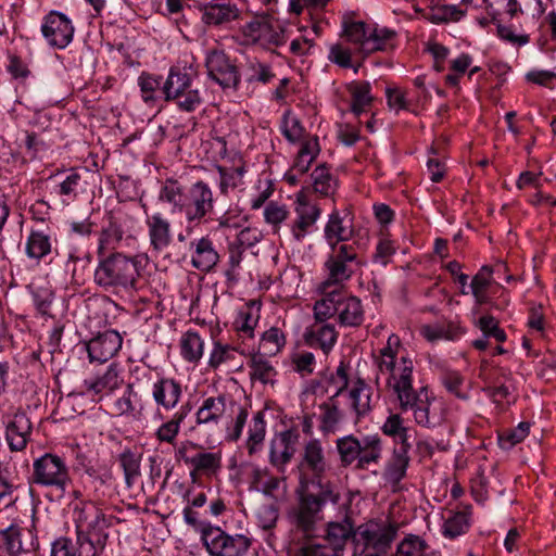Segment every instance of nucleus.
<instances>
[{"label": "nucleus", "mask_w": 556, "mask_h": 556, "mask_svg": "<svg viewBox=\"0 0 556 556\" xmlns=\"http://www.w3.org/2000/svg\"><path fill=\"white\" fill-rule=\"evenodd\" d=\"M51 252L50 237L43 231L33 230L26 242V254L40 260Z\"/></svg>", "instance_id": "obj_48"}, {"label": "nucleus", "mask_w": 556, "mask_h": 556, "mask_svg": "<svg viewBox=\"0 0 556 556\" xmlns=\"http://www.w3.org/2000/svg\"><path fill=\"white\" fill-rule=\"evenodd\" d=\"M303 475H311L315 479H320L328 469L321 443L314 439L308 441L303 451V457L299 465Z\"/></svg>", "instance_id": "obj_19"}, {"label": "nucleus", "mask_w": 556, "mask_h": 556, "mask_svg": "<svg viewBox=\"0 0 556 556\" xmlns=\"http://www.w3.org/2000/svg\"><path fill=\"white\" fill-rule=\"evenodd\" d=\"M321 511L323 507L312 492L305 490L300 492L294 509L295 527L309 538L316 523L323 518Z\"/></svg>", "instance_id": "obj_15"}, {"label": "nucleus", "mask_w": 556, "mask_h": 556, "mask_svg": "<svg viewBox=\"0 0 556 556\" xmlns=\"http://www.w3.org/2000/svg\"><path fill=\"white\" fill-rule=\"evenodd\" d=\"M203 544L212 556H243L251 546V540L243 534L230 535L215 527L205 533Z\"/></svg>", "instance_id": "obj_9"}, {"label": "nucleus", "mask_w": 556, "mask_h": 556, "mask_svg": "<svg viewBox=\"0 0 556 556\" xmlns=\"http://www.w3.org/2000/svg\"><path fill=\"white\" fill-rule=\"evenodd\" d=\"M139 261L119 252L102 258L94 270V282L105 290L135 291L139 281Z\"/></svg>", "instance_id": "obj_2"}, {"label": "nucleus", "mask_w": 556, "mask_h": 556, "mask_svg": "<svg viewBox=\"0 0 556 556\" xmlns=\"http://www.w3.org/2000/svg\"><path fill=\"white\" fill-rule=\"evenodd\" d=\"M351 408L359 418L370 410V388L361 379L356 381L350 393Z\"/></svg>", "instance_id": "obj_42"}, {"label": "nucleus", "mask_w": 556, "mask_h": 556, "mask_svg": "<svg viewBox=\"0 0 556 556\" xmlns=\"http://www.w3.org/2000/svg\"><path fill=\"white\" fill-rule=\"evenodd\" d=\"M409 448L410 447H395L392 457L386 466L383 478L392 488H396L406 475L409 464Z\"/></svg>", "instance_id": "obj_33"}, {"label": "nucleus", "mask_w": 556, "mask_h": 556, "mask_svg": "<svg viewBox=\"0 0 556 556\" xmlns=\"http://www.w3.org/2000/svg\"><path fill=\"white\" fill-rule=\"evenodd\" d=\"M208 76L224 89H236L240 77L233 65L223 51L213 50L206 56Z\"/></svg>", "instance_id": "obj_14"}, {"label": "nucleus", "mask_w": 556, "mask_h": 556, "mask_svg": "<svg viewBox=\"0 0 556 556\" xmlns=\"http://www.w3.org/2000/svg\"><path fill=\"white\" fill-rule=\"evenodd\" d=\"M492 274L493 269L490 266L484 265L471 280V292L479 304H484L488 301L486 290L491 285Z\"/></svg>", "instance_id": "obj_52"}, {"label": "nucleus", "mask_w": 556, "mask_h": 556, "mask_svg": "<svg viewBox=\"0 0 556 556\" xmlns=\"http://www.w3.org/2000/svg\"><path fill=\"white\" fill-rule=\"evenodd\" d=\"M511 380V371L507 368L497 367L490 370L484 378L485 386L482 391L496 404L508 401L511 394L509 386L506 383Z\"/></svg>", "instance_id": "obj_20"}, {"label": "nucleus", "mask_w": 556, "mask_h": 556, "mask_svg": "<svg viewBox=\"0 0 556 556\" xmlns=\"http://www.w3.org/2000/svg\"><path fill=\"white\" fill-rule=\"evenodd\" d=\"M428 547L425 540L418 535H407L397 546L396 556H422Z\"/></svg>", "instance_id": "obj_57"}, {"label": "nucleus", "mask_w": 556, "mask_h": 556, "mask_svg": "<svg viewBox=\"0 0 556 556\" xmlns=\"http://www.w3.org/2000/svg\"><path fill=\"white\" fill-rule=\"evenodd\" d=\"M182 394L181 386L174 379L162 378L153 384L152 397L166 410L175 408Z\"/></svg>", "instance_id": "obj_30"}, {"label": "nucleus", "mask_w": 556, "mask_h": 556, "mask_svg": "<svg viewBox=\"0 0 556 556\" xmlns=\"http://www.w3.org/2000/svg\"><path fill=\"white\" fill-rule=\"evenodd\" d=\"M141 90L142 99L144 102L154 101L156 99L155 92L160 89L162 77H156L151 74L142 73L138 79Z\"/></svg>", "instance_id": "obj_60"}, {"label": "nucleus", "mask_w": 556, "mask_h": 556, "mask_svg": "<svg viewBox=\"0 0 556 556\" xmlns=\"http://www.w3.org/2000/svg\"><path fill=\"white\" fill-rule=\"evenodd\" d=\"M323 298L314 305L315 320L326 321L328 318L337 316V302H339L340 288L320 290Z\"/></svg>", "instance_id": "obj_41"}, {"label": "nucleus", "mask_w": 556, "mask_h": 556, "mask_svg": "<svg viewBox=\"0 0 556 556\" xmlns=\"http://www.w3.org/2000/svg\"><path fill=\"white\" fill-rule=\"evenodd\" d=\"M175 457L184 462L190 470V476H216L222 469V452H208L198 443L186 441L176 450Z\"/></svg>", "instance_id": "obj_5"}, {"label": "nucleus", "mask_w": 556, "mask_h": 556, "mask_svg": "<svg viewBox=\"0 0 556 556\" xmlns=\"http://www.w3.org/2000/svg\"><path fill=\"white\" fill-rule=\"evenodd\" d=\"M314 190L321 195H329L334 191V179L330 174L329 168L323 164L317 166L312 175Z\"/></svg>", "instance_id": "obj_53"}, {"label": "nucleus", "mask_w": 556, "mask_h": 556, "mask_svg": "<svg viewBox=\"0 0 556 556\" xmlns=\"http://www.w3.org/2000/svg\"><path fill=\"white\" fill-rule=\"evenodd\" d=\"M318 492L313 493V496L317 498L319 505L324 508L327 503H331L332 505H337L340 501V493L337 491L336 486L327 481L323 482L321 478L317 479Z\"/></svg>", "instance_id": "obj_61"}, {"label": "nucleus", "mask_w": 556, "mask_h": 556, "mask_svg": "<svg viewBox=\"0 0 556 556\" xmlns=\"http://www.w3.org/2000/svg\"><path fill=\"white\" fill-rule=\"evenodd\" d=\"M477 325L485 338H494L497 342L506 340L505 331L500 328L498 321L492 315L481 316Z\"/></svg>", "instance_id": "obj_59"}, {"label": "nucleus", "mask_w": 556, "mask_h": 556, "mask_svg": "<svg viewBox=\"0 0 556 556\" xmlns=\"http://www.w3.org/2000/svg\"><path fill=\"white\" fill-rule=\"evenodd\" d=\"M176 105L185 112L195 111L202 103V98L198 89L187 90L185 93L170 99Z\"/></svg>", "instance_id": "obj_63"}, {"label": "nucleus", "mask_w": 556, "mask_h": 556, "mask_svg": "<svg viewBox=\"0 0 556 556\" xmlns=\"http://www.w3.org/2000/svg\"><path fill=\"white\" fill-rule=\"evenodd\" d=\"M41 33L51 47L63 49L74 36V26L63 13L51 11L43 20Z\"/></svg>", "instance_id": "obj_13"}, {"label": "nucleus", "mask_w": 556, "mask_h": 556, "mask_svg": "<svg viewBox=\"0 0 556 556\" xmlns=\"http://www.w3.org/2000/svg\"><path fill=\"white\" fill-rule=\"evenodd\" d=\"M191 89L193 88L190 75L180 70L170 68L161 92L164 94L165 101L170 102V99H175Z\"/></svg>", "instance_id": "obj_37"}, {"label": "nucleus", "mask_w": 556, "mask_h": 556, "mask_svg": "<svg viewBox=\"0 0 556 556\" xmlns=\"http://www.w3.org/2000/svg\"><path fill=\"white\" fill-rule=\"evenodd\" d=\"M295 214L296 217L292 222L290 229L293 239L301 242L319 218L320 208L315 204L299 200L295 206Z\"/></svg>", "instance_id": "obj_23"}, {"label": "nucleus", "mask_w": 556, "mask_h": 556, "mask_svg": "<svg viewBox=\"0 0 556 556\" xmlns=\"http://www.w3.org/2000/svg\"><path fill=\"white\" fill-rule=\"evenodd\" d=\"M349 213L344 212L342 216L340 212L333 211L325 227V238L330 248L340 247V242L345 243L353 235V227L348 220Z\"/></svg>", "instance_id": "obj_28"}, {"label": "nucleus", "mask_w": 556, "mask_h": 556, "mask_svg": "<svg viewBox=\"0 0 556 556\" xmlns=\"http://www.w3.org/2000/svg\"><path fill=\"white\" fill-rule=\"evenodd\" d=\"M399 525L396 522L370 521L358 529L359 547L387 554L392 542L397 535Z\"/></svg>", "instance_id": "obj_7"}, {"label": "nucleus", "mask_w": 556, "mask_h": 556, "mask_svg": "<svg viewBox=\"0 0 556 556\" xmlns=\"http://www.w3.org/2000/svg\"><path fill=\"white\" fill-rule=\"evenodd\" d=\"M159 198L162 202L173 205L179 212H184L187 197L184 193V187L177 180H165Z\"/></svg>", "instance_id": "obj_46"}, {"label": "nucleus", "mask_w": 556, "mask_h": 556, "mask_svg": "<svg viewBox=\"0 0 556 556\" xmlns=\"http://www.w3.org/2000/svg\"><path fill=\"white\" fill-rule=\"evenodd\" d=\"M244 34L255 41L274 46H281L288 39L285 27L267 14L255 16L244 26Z\"/></svg>", "instance_id": "obj_11"}, {"label": "nucleus", "mask_w": 556, "mask_h": 556, "mask_svg": "<svg viewBox=\"0 0 556 556\" xmlns=\"http://www.w3.org/2000/svg\"><path fill=\"white\" fill-rule=\"evenodd\" d=\"M328 59L330 62L343 68L352 67V52L341 43H334L329 49Z\"/></svg>", "instance_id": "obj_64"}, {"label": "nucleus", "mask_w": 556, "mask_h": 556, "mask_svg": "<svg viewBox=\"0 0 556 556\" xmlns=\"http://www.w3.org/2000/svg\"><path fill=\"white\" fill-rule=\"evenodd\" d=\"M81 176L77 172H71L58 186V193L66 200H74L80 187Z\"/></svg>", "instance_id": "obj_62"}, {"label": "nucleus", "mask_w": 556, "mask_h": 556, "mask_svg": "<svg viewBox=\"0 0 556 556\" xmlns=\"http://www.w3.org/2000/svg\"><path fill=\"white\" fill-rule=\"evenodd\" d=\"M226 413V396H210L203 400L195 414V424L207 430L215 429Z\"/></svg>", "instance_id": "obj_21"}, {"label": "nucleus", "mask_w": 556, "mask_h": 556, "mask_svg": "<svg viewBox=\"0 0 556 556\" xmlns=\"http://www.w3.org/2000/svg\"><path fill=\"white\" fill-rule=\"evenodd\" d=\"M201 12V21L207 27H220L236 21L240 11L230 2H200L197 4Z\"/></svg>", "instance_id": "obj_17"}, {"label": "nucleus", "mask_w": 556, "mask_h": 556, "mask_svg": "<svg viewBox=\"0 0 556 556\" xmlns=\"http://www.w3.org/2000/svg\"><path fill=\"white\" fill-rule=\"evenodd\" d=\"M281 132L288 141L296 142L304 138L305 128L291 111H286L281 121Z\"/></svg>", "instance_id": "obj_55"}, {"label": "nucleus", "mask_w": 556, "mask_h": 556, "mask_svg": "<svg viewBox=\"0 0 556 556\" xmlns=\"http://www.w3.org/2000/svg\"><path fill=\"white\" fill-rule=\"evenodd\" d=\"M338 339V332L332 324L315 320L305 332V341L312 348H320L328 354Z\"/></svg>", "instance_id": "obj_25"}, {"label": "nucleus", "mask_w": 556, "mask_h": 556, "mask_svg": "<svg viewBox=\"0 0 556 556\" xmlns=\"http://www.w3.org/2000/svg\"><path fill=\"white\" fill-rule=\"evenodd\" d=\"M530 424L520 422L516 428L502 432L498 435V442L502 448L509 450L525 440L529 434Z\"/></svg>", "instance_id": "obj_56"}, {"label": "nucleus", "mask_w": 556, "mask_h": 556, "mask_svg": "<svg viewBox=\"0 0 556 556\" xmlns=\"http://www.w3.org/2000/svg\"><path fill=\"white\" fill-rule=\"evenodd\" d=\"M33 481L41 485L56 486L64 490L70 481V473L63 459L47 453L33 465Z\"/></svg>", "instance_id": "obj_8"}, {"label": "nucleus", "mask_w": 556, "mask_h": 556, "mask_svg": "<svg viewBox=\"0 0 556 556\" xmlns=\"http://www.w3.org/2000/svg\"><path fill=\"white\" fill-rule=\"evenodd\" d=\"M400 338L391 334L386 346L374 354V363L377 367L375 382L380 383V376H387V386L396 395L402 410H413L415 421L422 427L433 428L437 421L430 415V397L427 387L416 391L413 388L414 364L408 357L402 356L396 363V355L400 348Z\"/></svg>", "instance_id": "obj_1"}, {"label": "nucleus", "mask_w": 556, "mask_h": 556, "mask_svg": "<svg viewBox=\"0 0 556 556\" xmlns=\"http://www.w3.org/2000/svg\"><path fill=\"white\" fill-rule=\"evenodd\" d=\"M267 355L262 354L261 352L254 353L250 361V378L252 380H258L262 383H274L275 377L277 376V371L271 363L266 359Z\"/></svg>", "instance_id": "obj_38"}, {"label": "nucleus", "mask_w": 556, "mask_h": 556, "mask_svg": "<svg viewBox=\"0 0 556 556\" xmlns=\"http://www.w3.org/2000/svg\"><path fill=\"white\" fill-rule=\"evenodd\" d=\"M252 484L255 490L275 501L283 497L286 493L283 481L270 475L267 469L255 468L252 472Z\"/></svg>", "instance_id": "obj_32"}, {"label": "nucleus", "mask_w": 556, "mask_h": 556, "mask_svg": "<svg viewBox=\"0 0 556 556\" xmlns=\"http://www.w3.org/2000/svg\"><path fill=\"white\" fill-rule=\"evenodd\" d=\"M118 462L123 468L126 484L131 488L141 473V454L127 448L119 454Z\"/></svg>", "instance_id": "obj_43"}, {"label": "nucleus", "mask_w": 556, "mask_h": 556, "mask_svg": "<svg viewBox=\"0 0 556 556\" xmlns=\"http://www.w3.org/2000/svg\"><path fill=\"white\" fill-rule=\"evenodd\" d=\"M348 89L352 97L351 111L356 116H359L371 105V86L368 81H353L349 85Z\"/></svg>", "instance_id": "obj_40"}, {"label": "nucleus", "mask_w": 556, "mask_h": 556, "mask_svg": "<svg viewBox=\"0 0 556 556\" xmlns=\"http://www.w3.org/2000/svg\"><path fill=\"white\" fill-rule=\"evenodd\" d=\"M122 383L123 378L117 366L114 364L110 365L102 376L84 381L86 391L93 394H109L118 389Z\"/></svg>", "instance_id": "obj_34"}, {"label": "nucleus", "mask_w": 556, "mask_h": 556, "mask_svg": "<svg viewBox=\"0 0 556 556\" xmlns=\"http://www.w3.org/2000/svg\"><path fill=\"white\" fill-rule=\"evenodd\" d=\"M362 264L358 260L357 248L354 244L341 243L340 247L333 245L325 262L327 278L320 285L319 290L340 288Z\"/></svg>", "instance_id": "obj_4"}, {"label": "nucleus", "mask_w": 556, "mask_h": 556, "mask_svg": "<svg viewBox=\"0 0 556 556\" xmlns=\"http://www.w3.org/2000/svg\"><path fill=\"white\" fill-rule=\"evenodd\" d=\"M365 319V312L358 298L346 295L340 289L337 302V320L342 327H359Z\"/></svg>", "instance_id": "obj_22"}, {"label": "nucleus", "mask_w": 556, "mask_h": 556, "mask_svg": "<svg viewBox=\"0 0 556 556\" xmlns=\"http://www.w3.org/2000/svg\"><path fill=\"white\" fill-rule=\"evenodd\" d=\"M123 339L115 330L99 333L86 343L90 362L105 363L121 350Z\"/></svg>", "instance_id": "obj_18"}, {"label": "nucleus", "mask_w": 556, "mask_h": 556, "mask_svg": "<svg viewBox=\"0 0 556 556\" xmlns=\"http://www.w3.org/2000/svg\"><path fill=\"white\" fill-rule=\"evenodd\" d=\"M358 533L354 530L351 518L345 517L341 521L327 523L325 534L318 538L336 556H344V549L350 540L355 543Z\"/></svg>", "instance_id": "obj_16"}, {"label": "nucleus", "mask_w": 556, "mask_h": 556, "mask_svg": "<svg viewBox=\"0 0 556 556\" xmlns=\"http://www.w3.org/2000/svg\"><path fill=\"white\" fill-rule=\"evenodd\" d=\"M286 344L283 332L276 327H271L262 334L258 352L267 356H274L280 352Z\"/></svg>", "instance_id": "obj_49"}, {"label": "nucleus", "mask_w": 556, "mask_h": 556, "mask_svg": "<svg viewBox=\"0 0 556 556\" xmlns=\"http://www.w3.org/2000/svg\"><path fill=\"white\" fill-rule=\"evenodd\" d=\"M214 211V197L210 186L200 180L188 190L185 204V216L188 223L206 222V217Z\"/></svg>", "instance_id": "obj_10"}, {"label": "nucleus", "mask_w": 556, "mask_h": 556, "mask_svg": "<svg viewBox=\"0 0 556 556\" xmlns=\"http://www.w3.org/2000/svg\"><path fill=\"white\" fill-rule=\"evenodd\" d=\"M382 440L378 434L362 437L361 452L355 470H369L382 459Z\"/></svg>", "instance_id": "obj_29"}, {"label": "nucleus", "mask_w": 556, "mask_h": 556, "mask_svg": "<svg viewBox=\"0 0 556 556\" xmlns=\"http://www.w3.org/2000/svg\"><path fill=\"white\" fill-rule=\"evenodd\" d=\"M39 543L35 533L17 525L0 530V556H39Z\"/></svg>", "instance_id": "obj_6"}, {"label": "nucleus", "mask_w": 556, "mask_h": 556, "mask_svg": "<svg viewBox=\"0 0 556 556\" xmlns=\"http://www.w3.org/2000/svg\"><path fill=\"white\" fill-rule=\"evenodd\" d=\"M384 434L401 442L399 447H412L408 442L409 429L404 426V419L399 414H391L382 426Z\"/></svg>", "instance_id": "obj_50"}, {"label": "nucleus", "mask_w": 556, "mask_h": 556, "mask_svg": "<svg viewBox=\"0 0 556 556\" xmlns=\"http://www.w3.org/2000/svg\"><path fill=\"white\" fill-rule=\"evenodd\" d=\"M334 394L329 397L326 403H323L319 408L321 410L320 420L321 429L324 431H333L338 422L342 418V414L338 408Z\"/></svg>", "instance_id": "obj_54"}, {"label": "nucleus", "mask_w": 556, "mask_h": 556, "mask_svg": "<svg viewBox=\"0 0 556 556\" xmlns=\"http://www.w3.org/2000/svg\"><path fill=\"white\" fill-rule=\"evenodd\" d=\"M295 440L296 435L291 431H285L280 434L279 445L282 450L278 452L275 444L270 448V463L274 466L281 467L290 462L294 454L293 444Z\"/></svg>", "instance_id": "obj_44"}, {"label": "nucleus", "mask_w": 556, "mask_h": 556, "mask_svg": "<svg viewBox=\"0 0 556 556\" xmlns=\"http://www.w3.org/2000/svg\"><path fill=\"white\" fill-rule=\"evenodd\" d=\"M108 541L106 531L77 534L75 545L76 556H100Z\"/></svg>", "instance_id": "obj_36"}, {"label": "nucleus", "mask_w": 556, "mask_h": 556, "mask_svg": "<svg viewBox=\"0 0 556 556\" xmlns=\"http://www.w3.org/2000/svg\"><path fill=\"white\" fill-rule=\"evenodd\" d=\"M76 534L106 531L109 522L103 511L90 501L78 500L72 503Z\"/></svg>", "instance_id": "obj_12"}, {"label": "nucleus", "mask_w": 556, "mask_h": 556, "mask_svg": "<svg viewBox=\"0 0 556 556\" xmlns=\"http://www.w3.org/2000/svg\"><path fill=\"white\" fill-rule=\"evenodd\" d=\"M343 35L348 41L357 46L363 58L388 49L395 31L387 27L369 26L361 21H350L343 24Z\"/></svg>", "instance_id": "obj_3"}, {"label": "nucleus", "mask_w": 556, "mask_h": 556, "mask_svg": "<svg viewBox=\"0 0 556 556\" xmlns=\"http://www.w3.org/2000/svg\"><path fill=\"white\" fill-rule=\"evenodd\" d=\"M150 244L155 251H162L172 242L170 223L161 213L148 215L146 219Z\"/></svg>", "instance_id": "obj_27"}, {"label": "nucleus", "mask_w": 556, "mask_h": 556, "mask_svg": "<svg viewBox=\"0 0 556 556\" xmlns=\"http://www.w3.org/2000/svg\"><path fill=\"white\" fill-rule=\"evenodd\" d=\"M266 424L262 412H257L253 418L249 429V438L247 440V448L250 455L256 453L265 439Z\"/></svg>", "instance_id": "obj_51"}, {"label": "nucleus", "mask_w": 556, "mask_h": 556, "mask_svg": "<svg viewBox=\"0 0 556 556\" xmlns=\"http://www.w3.org/2000/svg\"><path fill=\"white\" fill-rule=\"evenodd\" d=\"M362 438L350 434L340 438L336 441V447L339 454L340 463L342 467L353 466L355 469L358 454L361 452Z\"/></svg>", "instance_id": "obj_39"}, {"label": "nucleus", "mask_w": 556, "mask_h": 556, "mask_svg": "<svg viewBox=\"0 0 556 556\" xmlns=\"http://www.w3.org/2000/svg\"><path fill=\"white\" fill-rule=\"evenodd\" d=\"M236 358L237 350L235 348L216 342L213 351L211 352L208 365L215 369L223 365L232 369H238L240 368V365L236 362Z\"/></svg>", "instance_id": "obj_45"}, {"label": "nucleus", "mask_w": 556, "mask_h": 556, "mask_svg": "<svg viewBox=\"0 0 556 556\" xmlns=\"http://www.w3.org/2000/svg\"><path fill=\"white\" fill-rule=\"evenodd\" d=\"M182 357L191 363H197L203 355L204 341L198 332L187 331L180 340Z\"/></svg>", "instance_id": "obj_47"}, {"label": "nucleus", "mask_w": 556, "mask_h": 556, "mask_svg": "<svg viewBox=\"0 0 556 556\" xmlns=\"http://www.w3.org/2000/svg\"><path fill=\"white\" fill-rule=\"evenodd\" d=\"M124 238V229L115 217L110 215L99 232L98 255H105L108 252L115 251L121 247Z\"/></svg>", "instance_id": "obj_31"}, {"label": "nucleus", "mask_w": 556, "mask_h": 556, "mask_svg": "<svg viewBox=\"0 0 556 556\" xmlns=\"http://www.w3.org/2000/svg\"><path fill=\"white\" fill-rule=\"evenodd\" d=\"M190 412L188 405L181 406L177 412L173 414L170 419L163 422L155 431V438L161 443H167L175 445L177 437L180 432V426L185 421L186 417Z\"/></svg>", "instance_id": "obj_35"}, {"label": "nucleus", "mask_w": 556, "mask_h": 556, "mask_svg": "<svg viewBox=\"0 0 556 556\" xmlns=\"http://www.w3.org/2000/svg\"><path fill=\"white\" fill-rule=\"evenodd\" d=\"M468 528V515L464 511H458L446 519L444 523V535L454 539L465 533Z\"/></svg>", "instance_id": "obj_58"}, {"label": "nucleus", "mask_w": 556, "mask_h": 556, "mask_svg": "<svg viewBox=\"0 0 556 556\" xmlns=\"http://www.w3.org/2000/svg\"><path fill=\"white\" fill-rule=\"evenodd\" d=\"M192 254L191 264L194 268L208 273L219 261L213 241L208 237H202L190 243Z\"/></svg>", "instance_id": "obj_26"}, {"label": "nucleus", "mask_w": 556, "mask_h": 556, "mask_svg": "<svg viewBox=\"0 0 556 556\" xmlns=\"http://www.w3.org/2000/svg\"><path fill=\"white\" fill-rule=\"evenodd\" d=\"M31 422L24 412H17L7 425L5 438L11 451H23L29 440Z\"/></svg>", "instance_id": "obj_24"}]
</instances>
